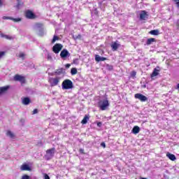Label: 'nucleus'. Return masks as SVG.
I'll list each match as a JSON object with an SVG mask.
<instances>
[{
  "instance_id": "46",
  "label": "nucleus",
  "mask_w": 179,
  "mask_h": 179,
  "mask_svg": "<svg viewBox=\"0 0 179 179\" xmlns=\"http://www.w3.org/2000/svg\"><path fill=\"white\" fill-rule=\"evenodd\" d=\"M20 169L22 170V171H23V165H21Z\"/></svg>"
},
{
  "instance_id": "41",
  "label": "nucleus",
  "mask_w": 179,
  "mask_h": 179,
  "mask_svg": "<svg viewBox=\"0 0 179 179\" xmlns=\"http://www.w3.org/2000/svg\"><path fill=\"white\" fill-rule=\"evenodd\" d=\"M101 125H102L101 122H99L97 123V127H101Z\"/></svg>"
},
{
  "instance_id": "25",
  "label": "nucleus",
  "mask_w": 179,
  "mask_h": 179,
  "mask_svg": "<svg viewBox=\"0 0 179 179\" xmlns=\"http://www.w3.org/2000/svg\"><path fill=\"white\" fill-rule=\"evenodd\" d=\"M1 38H6V40H12V36H9V35H6V34H1Z\"/></svg>"
},
{
  "instance_id": "9",
  "label": "nucleus",
  "mask_w": 179,
  "mask_h": 179,
  "mask_svg": "<svg viewBox=\"0 0 179 179\" xmlns=\"http://www.w3.org/2000/svg\"><path fill=\"white\" fill-rule=\"evenodd\" d=\"M61 50H62V45L61 43H56L52 48V51L55 54L59 53Z\"/></svg>"
},
{
  "instance_id": "13",
  "label": "nucleus",
  "mask_w": 179,
  "mask_h": 179,
  "mask_svg": "<svg viewBox=\"0 0 179 179\" xmlns=\"http://www.w3.org/2000/svg\"><path fill=\"white\" fill-rule=\"evenodd\" d=\"M159 72H160V67L157 66L154 69L152 73L151 74V78H155V76H157L159 75Z\"/></svg>"
},
{
  "instance_id": "52",
  "label": "nucleus",
  "mask_w": 179,
  "mask_h": 179,
  "mask_svg": "<svg viewBox=\"0 0 179 179\" xmlns=\"http://www.w3.org/2000/svg\"><path fill=\"white\" fill-rule=\"evenodd\" d=\"M141 179H146L145 178H141Z\"/></svg>"
},
{
  "instance_id": "21",
  "label": "nucleus",
  "mask_w": 179,
  "mask_h": 179,
  "mask_svg": "<svg viewBox=\"0 0 179 179\" xmlns=\"http://www.w3.org/2000/svg\"><path fill=\"white\" fill-rule=\"evenodd\" d=\"M64 71H65V69H64V68H60L59 69H57L54 73H52V75H61V73H62V72H64Z\"/></svg>"
},
{
  "instance_id": "30",
  "label": "nucleus",
  "mask_w": 179,
  "mask_h": 179,
  "mask_svg": "<svg viewBox=\"0 0 179 179\" xmlns=\"http://www.w3.org/2000/svg\"><path fill=\"white\" fill-rule=\"evenodd\" d=\"M47 59H48V61H52V56H51V54H50V53L48 54Z\"/></svg>"
},
{
  "instance_id": "2",
  "label": "nucleus",
  "mask_w": 179,
  "mask_h": 179,
  "mask_svg": "<svg viewBox=\"0 0 179 179\" xmlns=\"http://www.w3.org/2000/svg\"><path fill=\"white\" fill-rule=\"evenodd\" d=\"M62 89L63 90L73 89V83L69 79L64 80L62 83Z\"/></svg>"
},
{
  "instance_id": "47",
  "label": "nucleus",
  "mask_w": 179,
  "mask_h": 179,
  "mask_svg": "<svg viewBox=\"0 0 179 179\" xmlns=\"http://www.w3.org/2000/svg\"><path fill=\"white\" fill-rule=\"evenodd\" d=\"M23 83H26V80L24 79V77H23Z\"/></svg>"
},
{
  "instance_id": "33",
  "label": "nucleus",
  "mask_w": 179,
  "mask_h": 179,
  "mask_svg": "<svg viewBox=\"0 0 179 179\" xmlns=\"http://www.w3.org/2000/svg\"><path fill=\"white\" fill-rule=\"evenodd\" d=\"M3 20H11L12 17H11L3 16Z\"/></svg>"
},
{
  "instance_id": "49",
  "label": "nucleus",
  "mask_w": 179,
  "mask_h": 179,
  "mask_svg": "<svg viewBox=\"0 0 179 179\" xmlns=\"http://www.w3.org/2000/svg\"><path fill=\"white\" fill-rule=\"evenodd\" d=\"M40 146H43V143H39V144H38Z\"/></svg>"
},
{
  "instance_id": "35",
  "label": "nucleus",
  "mask_w": 179,
  "mask_h": 179,
  "mask_svg": "<svg viewBox=\"0 0 179 179\" xmlns=\"http://www.w3.org/2000/svg\"><path fill=\"white\" fill-rule=\"evenodd\" d=\"M79 152H80V153H81L82 155H85V150H83V148H80V149L79 150Z\"/></svg>"
},
{
  "instance_id": "39",
  "label": "nucleus",
  "mask_w": 179,
  "mask_h": 179,
  "mask_svg": "<svg viewBox=\"0 0 179 179\" xmlns=\"http://www.w3.org/2000/svg\"><path fill=\"white\" fill-rule=\"evenodd\" d=\"M101 146H102V148H106V143H104V142L101 143Z\"/></svg>"
},
{
  "instance_id": "1",
  "label": "nucleus",
  "mask_w": 179,
  "mask_h": 179,
  "mask_svg": "<svg viewBox=\"0 0 179 179\" xmlns=\"http://www.w3.org/2000/svg\"><path fill=\"white\" fill-rule=\"evenodd\" d=\"M33 29L34 31H36V34L39 36V37L45 36V29H44V25L43 24L36 23L34 24Z\"/></svg>"
},
{
  "instance_id": "45",
  "label": "nucleus",
  "mask_w": 179,
  "mask_h": 179,
  "mask_svg": "<svg viewBox=\"0 0 179 179\" xmlns=\"http://www.w3.org/2000/svg\"><path fill=\"white\" fill-rule=\"evenodd\" d=\"M176 3L177 6L179 8V1Z\"/></svg>"
},
{
  "instance_id": "6",
  "label": "nucleus",
  "mask_w": 179,
  "mask_h": 179,
  "mask_svg": "<svg viewBox=\"0 0 179 179\" xmlns=\"http://www.w3.org/2000/svg\"><path fill=\"white\" fill-rule=\"evenodd\" d=\"M25 16L27 19H31L33 20L34 19H36L37 17V15H36L31 10H27L25 13Z\"/></svg>"
},
{
  "instance_id": "54",
  "label": "nucleus",
  "mask_w": 179,
  "mask_h": 179,
  "mask_svg": "<svg viewBox=\"0 0 179 179\" xmlns=\"http://www.w3.org/2000/svg\"><path fill=\"white\" fill-rule=\"evenodd\" d=\"M21 179H23V176H22Z\"/></svg>"
},
{
  "instance_id": "7",
  "label": "nucleus",
  "mask_w": 179,
  "mask_h": 179,
  "mask_svg": "<svg viewBox=\"0 0 179 179\" xmlns=\"http://www.w3.org/2000/svg\"><path fill=\"white\" fill-rule=\"evenodd\" d=\"M49 83L52 87L57 86L59 83V78H49Z\"/></svg>"
},
{
  "instance_id": "36",
  "label": "nucleus",
  "mask_w": 179,
  "mask_h": 179,
  "mask_svg": "<svg viewBox=\"0 0 179 179\" xmlns=\"http://www.w3.org/2000/svg\"><path fill=\"white\" fill-rule=\"evenodd\" d=\"M23 179H30V177L28 175H23Z\"/></svg>"
},
{
  "instance_id": "15",
  "label": "nucleus",
  "mask_w": 179,
  "mask_h": 179,
  "mask_svg": "<svg viewBox=\"0 0 179 179\" xmlns=\"http://www.w3.org/2000/svg\"><path fill=\"white\" fill-rule=\"evenodd\" d=\"M166 157L169 158V160H171L172 162H174L175 160L177 159V157H176V155L173 154H171L170 152L166 153Z\"/></svg>"
},
{
  "instance_id": "29",
  "label": "nucleus",
  "mask_w": 179,
  "mask_h": 179,
  "mask_svg": "<svg viewBox=\"0 0 179 179\" xmlns=\"http://www.w3.org/2000/svg\"><path fill=\"white\" fill-rule=\"evenodd\" d=\"M57 40H59L58 36H53V38H52V43L54 44V43H55V41H57Z\"/></svg>"
},
{
  "instance_id": "12",
  "label": "nucleus",
  "mask_w": 179,
  "mask_h": 179,
  "mask_svg": "<svg viewBox=\"0 0 179 179\" xmlns=\"http://www.w3.org/2000/svg\"><path fill=\"white\" fill-rule=\"evenodd\" d=\"M148 19V13L145 10H141L140 13V20H145Z\"/></svg>"
},
{
  "instance_id": "51",
  "label": "nucleus",
  "mask_w": 179,
  "mask_h": 179,
  "mask_svg": "<svg viewBox=\"0 0 179 179\" xmlns=\"http://www.w3.org/2000/svg\"><path fill=\"white\" fill-rule=\"evenodd\" d=\"M22 101L23 102V98H21Z\"/></svg>"
},
{
  "instance_id": "22",
  "label": "nucleus",
  "mask_w": 179,
  "mask_h": 179,
  "mask_svg": "<svg viewBox=\"0 0 179 179\" xmlns=\"http://www.w3.org/2000/svg\"><path fill=\"white\" fill-rule=\"evenodd\" d=\"M155 41H156V39L155 38H150L147 40L146 44L147 45H150L152 43H155Z\"/></svg>"
},
{
  "instance_id": "28",
  "label": "nucleus",
  "mask_w": 179,
  "mask_h": 179,
  "mask_svg": "<svg viewBox=\"0 0 179 179\" xmlns=\"http://www.w3.org/2000/svg\"><path fill=\"white\" fill-rule=\"evenodd\" d=\"M10 19H11V20H13L15 23H17L19 22H22V18H19V17L18 18H13V17H12Z\"/></svg>"
},
{
  "instance_id": "16",
  "label": "nucleus",
  "mask_w": 179,
  "mask_h": 179,
  "mask_svg": "<svg viewBox=\"0 0 179 179\" xmlns=\"http://www.w3.org/2000/svg\"><path fill=\"white\" fill-rule=\"evenodd\" d=\"M13 80H14L15 82H23V77H22V76L16 74V75L14 76Z\"/></svg>"
},
{
  "instance_id": "8",
  "label": "nucleus",
  "mask_w": 179,
  "mask_h": 179,
  "mask_svg": "<svg viewBox=\"0 0 179 179\" xmlns=\"http://www.w3.org/2000/svg\"><path fill=\"white\" fill-rule=\"evenodd\" d=\"M135 99L140 100V101H148V97L142 94L138 93L134 95Z\"/></svg>"
},
{
  "instance_id": "50",
  "label": "nucleus",
  "mask_w": 179,
  "mask_h": 179,
  "mask_svg": "<svg viewBox=\"0 0 179 179\" xmlns=\"http://www.w3.org/2000/svg\"><path fill=\"white\" fill-rule=\"evenodd\" d=\"M174 2H178L179 0H173Z\"/></svg>"
},
{
  "instance_id": "48",
  "label": "nucleus",
  "mask_w": 179,
  "mask_h": 179,
  "mask_svg": "<svg viewBox=\"0 0 179 179\" xmlns=\"http://www.w3.org/2000/svg\"><path fill=\"white\" fill-rule=\"evenodd\" d=\"M2 34H3L1 31H0V36L2 37Z\"/></svg>"
},
{
  "instance_id": "5",
  "label": "nucleus",
  "mask_w": 179,
  "mask_h": 179,
  "mask_svg": "<svg viewBox=\"0 0 179 179\" xmlns=\"http://www.w3.org/2000/svg\"><path fill=\"white\" fill-rule=\"evenodd\" d=\"M33 162H25L23 164L24 171H32Z\"/></svg>"
},
{
  "instance_id": "32",
  "label": "nucleus",
  "mask_w": 179,
  "mask_h": 179,
  "mask_svg": "<svg viewBox=\"0 0 179 179\" xmlns=\"http://www.w3.org/2000/svg\"><path fill=\"white\" fill-rule=\"evenodd\" d=\"M43 179H50V176L47 173L43 174Z\"/></svg>"
},
{
  "instance_id": "42",
  "label": "nucleus",
  "mask_w": 179,
  "mask_h": 179,
  "mask_svg": "<svg viewBox=\"0 0 179 179\" xmlns=\"http://www.w3.org/2000/svg\"><path fill=\"white\" fill-rule=\"evenodd\" d=\"M131 75H132V76H135L136 75V73L135 71H134Z\"/></svg>"
},
{
  "instance_id": "34",
  "label": "nucleus",
  "mask_w": 179,
  "mask_h": 179,
  "mask_svg": "<svg viewBox=\"0 0 179 179\" xmlns=\"http://www.w3.org/2000/svg\"><path fill=\"white\" fill-rule=\"evenodd\" d=\"M75 38V40H78V39H80V38H82V35H80V34H78L77 36H76V38Z\"/></svg>"
},
{
  "instance_id": "27",
  "label": "nucleus",
  "mask_w": 179,
  "mask_h": 179,
  "mask_svg": "<svg viewBox=\"0 0 179 179\" xmlns=\"http://www.w3.org/2000/svg\"><path fill=\"white\" fill-rule=\"evenodd\" d=\"M71 75H76L78 73V69L76 68H72L71 70Z\"/></svg>"
},
{
  "instance_id": "24",
  "label": "nucleus",
  "mask_w": 179,
  "mask_h": 179,
  "mask_svg": "<svg viewBox=\"0 0 179 179\" xmlns=\"http://www.w3.org/2000/svg\"><path fill=\"white\" fill-rule=\"evenodd\" d=\"M149 33L152 36H159V30L157 29L151 30Z\"/></svg>"
},
{
  "instance_id": "44",
  "label": "nucleus",
  "mask_w": 179,
  "mask_h": 179,
  "mask_svg": "<svg viewBox=\"0 0 179 179\" xmlns=\"http://www.w3.org/2000/svg\"><path fill=\"white\" fill-rule=\"evenodd\" d=\"M20 58L23 57V53H20Z\"/></svg>"
},
{
  "instance_id": "38",
  "label": "nucleus",
  "mask_w": 179,
  "mask_h": 179,
  "mask_svg": "<svg viewBox=\"0 0 179 179\" xmlns=\"http://www.w3.org/2000/svg\"><path fill=\"white\" fill-rule=\"evenodd\" d=\"M37 113H38V109H34V110H33L32 114H37Z\"/></svg>"
},
{
  "instance_id": "20",
  "label": "nucleus",
  "mask_w": 179,
  "mask_h": 179,
  "mask_svg": "<svg viewBox=\"0 0 179 179\" xmlns=\"http://www.w3.org/2000/svg\"><path fill=\"white\" fill-rule=\"evenodd\" d=\"M23 104L24 106H29L30 104V98L29 97H25L23 99Z\"/></svg>"
},
{
  "instance_id": "4",
  "label": "nucleus",
  "mask_w": 179,
  "mask_h": 179,
  "mask_svg": "<svg viewBox=\"0 0 179 179\" xmlns=\"http://www.w3.org/2000/svg\"><path fill=\"white\" fill-rule=\"evenodd\" d=\"M55 155V148H52L48 150L45 155V160H51V159L54 157Z\"/></svg>"
},
{
  "instance_id": "19",
  "label": "nucleus",
  "mask_w": 179,
  "mask_h": 179,
  "mask_svg": "<svg viewBox=\"0 0 179 179\" xmlns=\"http://www.w3.org/2000/svg\"><path fill=\"white\" fill-rule=\"evenodd\" d=\"M9 89V86L0 87V94H3Z\"/></svg>"
},
{
  "instance_id": "53",
  "label": "nucleus",
  "mask_w": 179,
  "mask_h": 179,
  "mask_svg": "<svg viewBox=\"0 0 179 179\" xmlns=\"http://www.w3.org/2000/svg\"><path fill=\"white\" fill-rule=\"evenodd\" d=\"M143 87H146V85H143Z\"/></svg>"
},
{
  "instance_id": "10",
  "label": "nucleus",
  "mask_w": 179,
  "mask_h": 179,
  "mask_svg": "<svg viewBox=\"0 0 179 179\" xmlns=\"http://www.w3.org/2000/svg\"><path fill=\"white\" fill-rule=\"evenodd\" d=\"M120 43H118V41L116 42H112L110 47L112 48V51H117L118 48H120Z\"/></svg>"
},
{
  "instance_id": "14",
  "label": "nucleus",
  "mask_w": 179,
  "mask_h": 179,
  "mask_svg": "<svg viewBox=\"0 0 179 179\" xmlns=\"http://www.w3.org/2000/svg\"><path fill=\"white\" fill-rule=\"evenodd\" d=\"M95 61H96V62H101L103 61H107V58L101 57H100V55H95Z\"/></svg>"
},
{
  "instance_id": "3",
  "label": "nucleus",
  "mask_w": 179,
  "mask_h": 179,
  "mask_svg": "<svg viewBox=\"0 0 179 179\" xmlns=\"http://www.w3.org/2000/svg\"><path fill=\"white\" fill-rule=\"evenodd\" d=\"M98 106L102 111H104L105 110H107V107L110 106V103H108V100L107 99H103L99 101Z\"/></svg>"
},
{
  "instance_id": "43",
  "label": "nucleus",
  "mask_w": 179,
  "mask_h": 179,
  "mask_svg": "<svg viewBox=\"0 0 179 179\" xmlns=\"http://www.w3.org/2000/svg\"><path fill=\"white\" fill-rule=\"evenodd\" d=\"M2 5H3L2 3V0H0V7L2 6Z\"/></svg>"
},
{
  "instance_id": "11",
  "label": "nucleus",
  "mask_w": 179,
  "mask_h": 179,
  "mask_svg": "<svg viewBox=\"0 0 179 179\" xmlns=\"http://www.w3.org/2000/svg\"><path fill=\"white\" fill-rule=\"evenodd\" d=\"M71 53L66 50L64 49L61 52H60V57L61 58H66V57H70Z\"/></svg>"
},
{
  "instance_id": "40",
  "label": "nucleus",
  "mask_w": 179,
  "mask_h": 179,
  "mask_svg": "<svg viewBox=\"0 0 179 179\" xmlns=\"http://www.w3.org/2000/svg\"><path fill=\"white\" fill-rule=\"evenodd\" d=\"M66 68L68 69L69 68H71V64H66L65 65Z\"/></svg>"
},
{
  "instance_id": "17",
  "label": "nucleus",
  "mask_w": 179,
  "mask_h": 179,
  "mask_svg": "<svg viewBox=\"0 0 179 179\" xmlns=\"http://www.w3.org/2000/svg\"><path fill=\"white\" fill-rule=\"evenodd\" d=\"M141 131V128L138 126H134L131 130L132 134H134V135H136V134H139Z\"/></svg>"
},
{
  "instance_id": "18",
  "label": "nucleus",
  "mask_w": 179,
  "mask_h": 179,
  "mask_svg": "<svg viewBox=\"0 0 179 179\" xmlns=\"http://www.w3.org/2000/svg\"><path fill=\"white\" fill-rule=\"evenodd\" d=\"M6 136H8V138H10V139H15V134H13L10 130L7 131Z\"/></svg>"
},
{
  "instance_id": "26",
  "label": "nucleus",
  "mask_w": 179,
  "mask_h": 179,
  "mask_svg": "<svg viewBox=\"0 0 179 179\" xmlns=\"http://www.w3.org/2000/svg\"><path fill=\"white\" fill-rule=\"evenodd\" d=\"M106 68L107 71H113V69H114V67L111 64H106Z\"/></svg>"
},
{
  "instance_id": "31",
  "label": "nucleus",
  "mask_w": 179,
  "mask_h": 179,
  "mask_svg": "<svg viewBox=\"0 0 179 179\" xmlns=\"http://www.w3.org/2000/svg\"><path fill=\"white\" fill-rule=\"evenodd\" d=\"M73 64H74L75 65H79V59H74L73 60Z\"/></svg>"
},
{
  "instance_id": "23",
  "label": "nucleus",
  "mask_w": 179,
  "mask_h": 179,
  "mask_svg": "<svg viewBox=\"0 0 179 179\" xmlns=\"http://www.w3.org/2000/svg\"><path fill=\"white\" fill-rule=\"evenodd\" d=\"M87 121H89V116L85 115L84 118L81 121V124H87Z\"/></svg>"
},
{
  "instance_id": "37",
  "label": "nucleus",
  "mask_w": 179,
  "mask_h": 179,
  "mask_svg": "<svg viewBox=\"0 0 179 179\" xmlns=\"http://www.w3.org/2000/svg\"><path fill=\"white\" fill-rule=\"evenodd\" d=\"M5 55V52H0V58H2Z\"/></svg>"
}]
</instances>
